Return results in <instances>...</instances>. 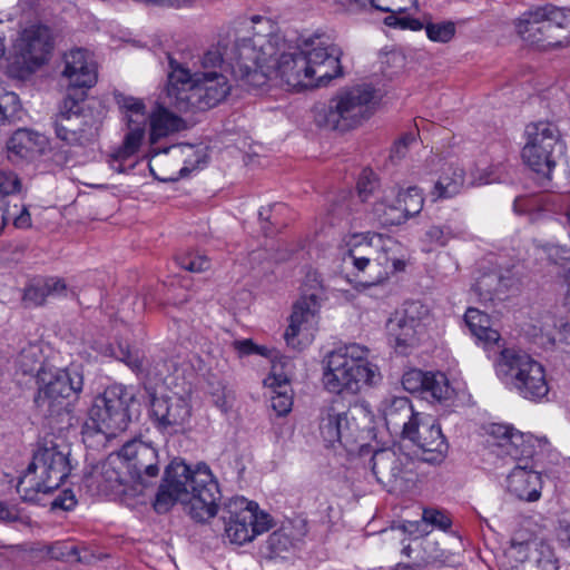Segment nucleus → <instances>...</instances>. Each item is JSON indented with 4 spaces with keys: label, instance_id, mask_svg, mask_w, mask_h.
<instances>
[{
    "label": "nucleus",
    "instance_id": "59",
    "mask_svg": "<svg viewBox=\"0 0 570 570\" xmlns=\"http://www.w3.org/2000/svg\"><path fill=\"white\" fill-rule=\"evenodd\" d=\"M234 346L240 354L244 355H248L255 352L261 353L250 340L235 341Z\"/></svg>",
    "mask_w": 570,
    "mask_h": 570
},
{
    "label": "nucleus",
    "instance_id": "24",
    "mask_svg": "<svg viewBox=\"0 0 570 570\" xmlns=\"http://www.w3.org/2000/svg\"><path fill=\"white\" fill-rule=\"evenodd\" d=\"M395 247L391 240L385 242L381 236L376 237L375 252L368 265L367 278L362 282L364 285L381 284L390 275L404 269V261L393 255Z\"/></svg>",
    "mask_w": 570,
    "mask_h": 570
},
{
    "label": "nucleus",
    "instance_id": "44",
    "mask_svg": "<svg viewBox=\"0 0 570 570\" xmlns=\"http://www.w3.org/2000/svg\"><path fill=\"white\" fill-rule=\"evenodd\" d=\"M426 36L435 42H448L455 35V24L452 21L428 22L425 24Z\"/></svg>",
    "mask_w": 570,
    "mask_h": 570
},
{
    "label": "nucleus",
    "instance_id": "38",
    "mask_svg": "<svg viewBox=\"0 0 570 570\" xmlns=\"http://www.w3.org/2000/svg\"><path fill=\"white\" fill-rule=\"evenodd\" d=\"M115 100L127 120V126H146L149 116L141 99L116 92Z\"/></svg>",
    "mask_w": 570,
    "mask_h": 570
},
{
    "label": "nucleus",
    "instance_id": "36",
    "mask_svg": "<svg viewBox=\"0 0 570 570\" xmlns=\"http://www.w3.org/2000/svg\"><path fill=\"white\" fill-rule=\"evenodd\" d=\"M464 169L455 165H449L434 185L431 193L433 200L451 198L458 195L464 185Z\"/></svg>",
    "mask_w": 570,
    "mask_h": 570
},
{
    "label": "nucleus",
    "instance_id": "53",
    "mask_svg": "<svg viewBox=\"0 0 570 570\" xmlns=\"http://www.w3.org/2000/svg\"><path fill=\"white\" fill-rule=\"evenodd\" d=\"M425 235L431 243L440 246H445L453 237L451 229L446 226H431Z\"/></svg>",
    "mask_w": 570,
    "mask_h": 570
},
{
    "label": "nucleus",
    "instance_id": "13",
    "mask_svg": "<svg viewBox=\"0 0 570 570\" xmlns=\"http://www.w3.org/2000/svg\"><path fill=\"white\" fill-rule=\"evenodd\" d=\"M86 91L80 95L67 94L60 112L55 120L56 135L68 145H86L95 136V120L90 112H85L81 105Z\"/></svg>",
    "mask_w": 570,
    "mask_h": 570
},
{
    "label": "nucleus",
    "instance_id": "4",
    "mask_svg": "<svg viewBox=\"0 0 570 570\" xmlns=\"http://www.w3.org/2000/svg\"><path fill=\"white\" fill-rule=\"evenodd\" d=\"M489 441L498 456L510 458L517 465L508 475V491L527 502L538 501L541 497L542 480L529 461L534 454L531 438L525 436L512 426L494 423L490 426Z\"/></svg>",
    "mask_w": 570,
    "mask_h": 570
},
{
    "label": "nucleus",
    "instance_id": "58",
    "mask_svg": "<svg viewBox=\"0 0 570 570\" xmlns=\"http://www.w3.org/2000/svg\"><path fill=\"white\" fill-rule=\"evenodd\" d=\"M19 519L18 510L0 502V521L14 522Z\"/></svg>",
    "mask_w": 570,
    "mask_h": 570
},
{
    "label": "nucleus",
    "instance_id": "60",
    "mask_svg": "<svg viewBox=\"0 0 570 570\" xmlns=\"http://www.w3.org/2000/svg\"><path fill=\"white\" fill-rule=\"evenodd\" d=\"M400 27L402 29H411L414 31L425 28V26L422 21H420L419 19H414V18H402L400 20Z\"/></svg>",
    "mask_w": 570,
    "mask_h": 570
},
{
    "label": "nucleus",
    "instance_id": "34",
    "mask_svg": "<svg viewBox=\"0 0 570 570\" xmlns=\"http://www.w3.org/2000/svg\"><path fill=\"white\" fill-rule=\"evenodd\" d=\"M150 142L156 144L159 139L186 128L185 121L170 112L167 108L158 105L149 115Z\"/></svg>",
    "mask_w": 570,
    "mask_h": 570
},
{
    "label": "nucleus",
    "instance_id": "47",
    "mask_svg": "<svg viewBox=\"0 0 570 570\" xmlns=\"http://www.w3.org/2000/svg\"><path fill=\"white\" fill-rule=\"evenodd\" d=\"M289 392V384H283L281 390H276L271 396V406L278 416L286 415L292 409L293 397Z\"/></svg>",
    "mask_w": 570,
    "mask_h": 570
},
{
    "label": "nucleus",
    "instance_id": "14",
    "mask_svg": "<svg viewBox=\"0 0 570 570\" xmlns=\"http://www.w3.org/2000/svg\"><path fill=\"white\" fill-rule=\"evenodd\" d=\"M368 464L376 481L389 491H403L414 481V462L400 449L376 450Z\"/></svg>",
    "mask_w": 570,
    "mask_h": 570
},
{
    "label": "nucleus",
    "instance_id": "12",
    "mask_svg": "<svg viewBox=\"0 0 570 570\" xmlns=\"http://www.w3.org/2000/svg\"><path fill=\"white\" fill-rule=\"evenodd\" d=\"M527 135L522 158L533 171L548 177L566 149L561 134L554 124L539 121L527 127Z\"/></svg>",
    "mask_w": 570,
    "mask_h": 570
},
{
    "label": "nucleus",
    "instance_id": "51",
    "mask_svg": "<svg viewBox=\"0 0 570 570\" xmlns=\"http://www.w3.org/2000/svg\"><path fill=\"white\" fill-rule=\"evenodd\" d=\"M422 525L426 529L431 525H435L442 530H446L451 527L450 518L441 511L425 509L422 514Z\"/></svg>",
    "mask_w": 570,
    "mask_h": 570
},
{
    "label": "nucleus",
    "instance_id": "37",
    "mask_svg": "<svg viewBox=\"0 0 570 570\" xmlns=\"http://www.w3.org/2000/svg\"><path fill=\"white\" fill-rule=\"evenodd\" d=\"M46 485L48 484L43 478H41L36 463L31 461L23 474L19 478L17 491L24 501H35L38 493L51 492V489H47Z\"/></svg>",
    "mask_w": 570,
    "mask_h": 570
},
{
    "label": "nucleus",
    "instance_id": "32",
    "mask_svg": "<svg viewBox=\"0 0 570 570\" xmlns=\"http://www.w3.org/2000/svg\"><path fill=\"white\" fill-rule=\"evenodd\" d=\"M47 147V139L43 135L20 128L13 132L8 141V150L20 159L32 160L39 157Z\"/></svg>",
    "mask_w": 570,
    "mask_h": 570
},
{
    "label": "nucleus",
    "instance_id": "22",
    "mask_svg": "<svg viewBox=\"0 0 570 570\" xmlns=\"http://www.w3.org/2000/svg\"><path fill=\"white\" fill-rule=\"evenodd\" d=\"M17 56L29 70L41 66L52 49L49 28L31 26L24 29L14 45Z\"/></svg>",
    "mask_w": 570,
    "mask_h": 570
},
{
    "label": "nucleus",
    "instance_id": "57",
    "mask_svg": "<svg viewBox=\"0 0 570 570\" xmlns=\"http://www.w3.org/2000/svg\"><path fill=\"white\" fill-rule=\"evenodd\" d=\"M266 383L268 384L269 387L273 389V392H275L276 390H281V385L289 384V381L287 376L283 374H277L274 367L273 373L267 377Z\"/></svg>",
    "mask_w": 570,
    "mask_h": 570
},
{
    "label": "nucleus",
    "instance_id": "40",
    "mask_svg": "<svg viewBox=\"0 0 570 570\" xmlns=\"http://www.w3.org/2000/svg\"><path fill=\"white\" fill-rule=\"evenodd\" d=\"M146 126H128V132L125 135L121 146L112 154L115 160H126L134 156L145 137Z\"/></svg>",
    "mask_w": 570,
    "mask_h": 570
},
{
    "label": "nucleus",
    "instance_id": "52",
    "mask_svg": "<svg viewBox=\"0 0 570 570\" xmlns=\"http://www.w3.org/2000/svg\"><path fill=\"white\" fill-rule=\"evenodd\" d=\"M534 554L538 553L535 552ZM521 570H558V567L550 554L544 556L541 552L540 556H534L533 559L523 561Z\"/></svg>",
    "mask_w": 570,
    "mask_h": 570
},
{
    "label": "nucleus",
    "instance_id": "45",
    "mask_svg": "<svg viewBox=\"0 0 570 570\" xmlns=\"http://www.w3.org/2000/svg\"><path fill=\"white\" fill-rule=\"evenodd\" d=\"M541 331L548 341L554 343L557 340H566V334L570 332V325L561 320L556 321L553 316L546 315L543 317Z\"/></svg>",
    "mask_w": 570,
    "mask_h": 570
},
{
    "label": "nucleus",
    "instance_id": "33",
    "mask_svg": "<svg viewBox=\"0 0 570 570\" xmlns=\"http://www.w3.org/2000/svg\"><path fill=\"white\" fill-rule=\"evenodd\" d=\"M67 289L63 279L50 277L29 284L22 295L24 307H36L45 304L46 298L51 295H62Z\"/></svg>",
    "mask_w": 570,
    "mask_h": 570
},
{
    "label": "nucleus",
    "instance_id": "10",
    "mask_svg": "<svg viewBox=\"0 0 570 570\" xmlns=\"http://www.w3.org/2000/svg\"><path fill=\"white\" fill-rule=\"evenodd\" d=\"M515 27L525 42L547 50L561 46L568 16L563 9L547 4L524 12Z\"/></svg>",
    "mask_w": 570,
    "mask_h": 570
},
{
    "label": "nucleus",
    "instance_id": "15",
    "mask_svg": "<svg viewBox=\"0 0 570 570\" xmlns=\"http://www.w3.org/2000/svg\"><path fill=\"white\" fill-rule=\"evenodd\" d=\"M164 153L170 156L155 154L149 161L150 173L160 181L185 178L200 164H206V156L191 145L170 146Z\"/></svg>",
    "mask_w": 570,
    "mask_h": 570
},
{
    "label": "nucleus",
    "instance_id": "63",
    "mask_svg": "<svg viewBox=\"0 0 570 570\" xmlns=\"http://www.w3.org/2000/svg\"><path fill=\"white\" fill-rule=\"evenodd\" d=\"M531 544L532 543H530V542H527V543H523V542L515 543L514 541H512L511 542V549L513 551H515L517 553L522 554L524 551L530 550Z\"/></svg>",
    "mask_w": 570,
    "mask_h": 570
},
{
    "label": "nucleus",
    "instance_id": "18",
    "mask_svg": "<svg viewBox=\"0 0 570 570\" xmlns=\"http://www.w3.org/2000/svg\"><path fill=\"white\" fill-rule=\"evenodd\" d=\"M318 292L303 295L293 306L289 325L284 333L288 346L302 350L313 336L312 330L316 324L317 313L321 306Z\"/></svg>",
    "mask_w": 570,
    "mask_h": 570
},
{
    "label": "nucleus",
    "instance_id": "17",
    "mask_svg": "<svg viewBox=\"0 0 570 570\" xmlns=\"http://www.w3.org/2000/svg\"><path fill=\"white\" fill-rule=\"evenodd\" d=\"M312 49L304 51L313 88L326 86L332 79L343 75L340 47L328 40L315 42L312 40Z\"/></svg>",
    "mask_w": 570,
    "mask_h": 570
},
{
    "label": "nucleus",
    "instance_id": "27",
    "mask_svg": "<svg viewBox=\"0 0 570 570\" xmlns=\"http://www.w3.org/2000/svg\"><path fill=\"white\" fill-rule=\"evenodd\" d=\"M422 305L419 302L407 303L402 312H396L387 321L386 327L389 334L394 337L395 343L402 346L413 345L415 342L417 327L420 326V309Z\"/></svg>",
    "mask_w": 570,
    "mask_h": 570
},
{
    "label": "nucleus",
    "instance_id": "28",
    "mask_svg": "<svg viewBox=\"0 0 570 570\" xmlns=\"http://www.w3.org/2000/svg\"><path fill=\"white\" fill-rule=\"evenodd\" d=\"M304 51L284 52L277 61L276 73L292 89L313 88Z\"/></svg>",
    "mask_w": 570,
    "mask_h": 570
},
{
    "label": "nucleus",
    "instance_id": "26",
    "mask_svg": "<svg viewBox=\"0 0 570 570\" xmlns=\"http://www.w3.org/2000/svg\"><path fill=\"white\" fill-rule=\"evenodd\" d=\"M63 77L68 79V94L80 95L97 81L95 65L88 60L87 52L81 49L71 50L65 56Z\"/></svg>",
    "mask_w": 570,
    "mask_h": 570
},
{
    "label": "nucleus",
    "instance_id": "8",
    "mask_svg": "<svg viewBox=\"0 0 570 570\" xmlns=\"http://www.w3.org/2000/svg\"><path fill=\"white\" fill-rule=\"evenodd\" d=\"M135 405L137 400L131 389L122 384H112L96 396L89 410V417L98 432L107 438H114L127 430Z\"/></svg>",
    "mask_w": 570,
    "mask_h": 570
},
{
    "label": "nucleus",
    "instance_id": "7",
    "mask_svg": "<svg viewBox=\"0 0 570 570\" xmlns=\"http://www.w3.org/2000/svg\"><path fill=\"white\" fill-rule=\"evenodd\" d=\"M498 377L523 399H543L549 386L543 366L527 353L503 348L494 362Z\"/></svg>",
    "mask_w": 570,
    "mask_h": 570
},
{
    "label": "nucleus",
    "instance_id": "48",
    "mask_svg": "<svg viewBox=\"0 0 570 570\" xmlns=\"http://www.w3.org/2000/svg\"><path fill=\"white\" fill-rule=\"evenodd\" d=\"M210 395L213 399L214 404L222 411V412H228L234 402V392L229 389H227L222 383H217L216 386L212 384Z\"/></svg>",
    "mask_w": 570,
    "mask_h": 570
},
{
    "label": "nucleus",
    "instance_id": "41",
    "mask_svg": "<svg viewBox=\"0 0 570 570\" xmlns=\"http://www.w3.org/2000/svg\"><path fill=\"white\" fill-rule=\"evenodd\" d=\"M374 215L383 226L401 225L409 219L404 210H402V206L396 203V199L393 203L385 200L376 203Z\"/></svg>",
    "mask_w": 570,
    "mask_h": 570
},
{
    "label": "nucleus",
    "instance_id": "16",
    "mask_svg": "<svg viewBox=\"0 0 570 570\" xmlns=\"http://www.w3.org/2000/svg\"><path fill=\"white\" fill-rule=\"evenodd\" d=\"M401 438L416 445L422 451L423 461L429 463L441 462L449 448L440 424L422 413Z\"/></svg>",
    "mask_w": 570,
    "mask_h": 570
},
{
    "label": "nucleus",
    "instance_id": "55",
    "mask_svg": "<svg viewBox=\"0 0 570 570\" xmlns=\"http://www.w3.org/2000/svg\"><path fill=\"white\" fill-rule=\"evenodd\" d=\"M415 140V137L412 134L404 135L401 139H399L392 150H391V158L392 159H401L405 156L407 151V147L411 142Z\"/></svg>",
    "mask_w": 570,
    "mask_h": 570
},
{
    "label": "nucleus",
    "instance_id": "3",
    "mask_svg": "<svg viewBox=\"0 0 570 570\" xmlns=\"http://www.w3.org/2000/svg\"><path fill=\"white\" fill-rule=\"evenodd\" d=\"M263 40L262 37L235 39L232 43L220 40L199 57V69L194 73H225L230 70L242 86L261 88L268 81V73L264 67L271 56L265 51L263 43H259Z\"/></svg>",
    "mask_w": 570,
    "mask_h": 570
},
{
    "label": "nucleus",
    "instance_id": "56",
    "mask_svg": "<svg viewBox=\"0 0 570 570\" xmlns=\"http://www.w3.org/2000/svg\"><path fill=\"white\" fill-rule=\"evenodd\" d=\"M422 523L423 519L421 521H409L403 525V530L410 535H414L416 538L425 535L430 532V530L424 528Z\"/></svg>",
    "mask_w": 570,
    "mask_h": 570
},
{
    "label": "nucleus",
    "instance_id": "35",
    "mask_svg": "<svg viewBox=\"0 0 570 570\" xmlns=\"http://www.w3.org/2000/svg\"><path fill=\"white\" fill-rule=\"evenodd\" d=\"M464 321L472 335L480 342H483L485 346L499 343L500 334L497 330L492 328L488 314L478 308L470 307L464 314Z\"/></svg>",
    "mask_w": 570,
    "mask_h": 570
},
{
    "label": "nucleus",
    "instance_id": "5",
    "mask_svg": "<svg viewBox=\"0 0 570 570\" xmlns=\"http://www.w3.org/2000/svg\"><path fill=\"white\" fill-rule=\"evenodd\" d=\"M232 86L222 71L190 73L177 67L168 75L166 98L180 112L206 110L224 101Z\"/></svg>",
    "mask_w": 570,
    "mask_h": 570
},
{
    "label": "nucleus",
    "instance_id": "49",
    "mask_svg": "<svg viewBox=\"0 0 570 570\" xmlns=\"http://www.w3.org/2000/svg\"><path fill=\"white\" fill-rule=\"evenodd\" d=\"M19 107L18 95L7 91L0 86V125L3 124L9 116L16 114Z\"/></svg>",
    "mask_w": 570,
    "mask_h": 570
},
{
    "label": "nucleus",
    "instance_id": "6",
    "mask_svg": "<svg viewBox=\"0 0 570 570\" xmlns=\"http://www.w3.org/2000/svg\"><path fill=\"white\" fill-rule=\"evenodd\" d=\"M377 102L376 90L367 83L338 90L326 105L314 109L317 127L348 131L370 119Z\"/></svg>",
    "mask_w": 570,
    "mask_h": 570
},
{
    "label": "nucleus",
    "instance_id": "64",
    "mask_svg": "<svg viewBox=\"0 0 570 570\" xmlns=\"http://www.w3.org/2000/svg\"><path fill=\"white\" fill-rule=\"evenodd\" d=\"M527 202L525 198L519 197L514 200L513 208L514 212L518 214H523L525 212L524 203Z\"/></svg>",
    "mask_w": 570,
    "mask_h": 570
},
{
    "label": "nucleus",
    "instance_id": "46",
    "mask_svg": "<svg viewBox=\"0 0 570 570\" xmlns=\"http://www.w3.org/2000/svg\"><path fill=\"white\" fill-rule=\"evenodd\" d=\"M177 264L191 273H199L209 267V261L206 256L194 252H187L176 257Z\"/></svg>",
    "mask_w": 570,
    "mask_h": 570
},
{
    "label": "nucleus",
    "instance_id": "62",
    "mask_svg": "<svg viewBox=\"0 0 570 570\" xmlns=\"http://www.w3.org/2000/svg\"><path fill=\"white\" fill-rule=\"evenodd\" d=\"M193 0H159V6L168 8H181L188 6Z\"/></svg>",
    "mask_w": 570,
    "mask_h": 570
},
{
    "label": "nucleus",
    "instance_id": "54",
    "mask_svg": "<svg viewBox=\"0 0 570 570\" xmlns=\"http://www.w3.org/2000/svg\"><path fill=\"white\" fill-rule=\"evenodd\" d=\"M77 500L71 490L62 491L51 503L52 509L69 511L75 508Z\"/></svg>",
    "mask_w": 570,
    "mask_h": 570
},
{
    "label": "nucleus",
    "instance_id": "29",
    "mask_svg": "<svg viewBox=\"0 0 570 570\" xmlns=\"http://www.w3.org/2000/svg\"><path fill=\"white\" fill-rule=\"evenodd\" d=\"M383 416L386 428L401 436L406 432L407 426L413 424L421 414L415 412L410 400L404 396H392L382 403Z\"/></svg>",
    "mask_w": 570,
    "mask_h": 570
},
{
    "label": "nucleus",
    "instance_id": "21",
    "mask_svg": "<svg viewBox=\"0 0 570 570\" xmlns=\"http://www.w3.org/2000/svg\"><path fill=\"white\" fill-rule=\"evenodd\" d=\"M150 412L159 431L174 434L189 421L191 406L183 396H153Z\"/></svg>",
    "mask_w": 570,
    "mask_h": 570
},
{
    "label": "nucleus",
    "instance_id": "39",
    "mask_svg": "<svg viewBox=\"0 0 570 570\" xmlns=\"http://www.w3.org/2000/svg\"><path fill=\"white\" fill-rule=\"evenodd\" d=\"M375 244L371 242L355 243L343 255V263L353 265L357 272H365L368 268L371 258L374 256Z\"/></svg>",
    "mask_w": 570,
    "mask_h": 570
},
{
    "label": "nucleus",
    "instance_id": "20",
    "mask_svg": "<svg viewBox=\"0 0 570 570\" xmlns=\"http://www.w3.org/2000/svg\"><path fill=\"white\" fill-rule=\"evenodd\" d=\"M131 479L139 484L147 485L148 480L159 473L157 450L140 440H131L122 445L118 452Z\"/></svg>",
    "mask_w": 570,
    "mask_h": 570
},
{
    "label": "nucleus",
    "instance_id": "11",
    "mask_svg": "<svg viewBox=\"0 0 570 570\" xmlns=\"http://www.w3.org/2000/svg\"><path fill=\"white\" fill-rule=\"evenodd\" d=\"M222 519L229 542L238 546L252 541L272 527V518L258 511L257 503L238 497L224 503Z\"/></svg>",
    "mask_w": 570,
    "mask_h": 570
},
{
    "label": "nucleus",
    "instance_id": "25",
    "mask_svg": "<svg viewBox=\"0 0 570 570\" xmlns=\"http://www.w3.org/2000/svg\"><path fill=\"white\" fill-rule=\"evenodd\" d=\"M41 478L51 491L58 489L63 480L69 475L70 465L67 454L57 449L56 445L39 448L32 458Z\"/></svg>",
    "mask_w": 570,
    "mask_h": 570
},
{
    "label": "nucleus",
    "instance_id": "2",
    "mask_svg": "<svg viewBox=\"0 0 570 570\" xmlns=\"http://www.w3.org/2000/svg\"><path fill=\"white\" fill-rule=\"evenodd\" d=\"M219 499L218 483L206 464L191 470L184 462L173 461L166 468L154 508L158 513H166L179 501L191 519L206 522L216 515Z\"/></svg>",
    "mask_w": 570,
    "mask_h": 570
},
{
    "label": "nucleus",
    "instance_id": "31",
    "mask_svg": "<svg viewBox=\"0 0 570 570\" xmlns=\"http://www.w3.org/2000/svg\"><path fill=\"white\" fill-rule=\"evenodd\" d=\"M306 534V524L303 520H289L279 529L269 534L266 541L268 558H275L288 551L296 541Z\"/></svg>",
    "mask_w": 570,
    "mask_h": 570
},
{
    "label": "nucleus",
    "instance_id": "61",
    "mask_svg": "<svg viewBox=\"0 0 570 570\" xmlns=\"http://www.w3.org/2000/svg\"><path fill=\"white\" fill-rule=\"evenodd\" d=\"M373 188L374 183L372 181L365 183L363 179H360L357 183L358 194L362 199H366V197L373 191Z\"/></svg>",
    "mask_w": 570,
    "mask_h": 570
},
{
    "label": "nucleus",
    "instance_id": "19",
    "mask_svg": "<svg viewBox=\"0 0 570 570\" xmlns=\"http://www.w3.org/2000/svg\"><path fill=\"white\" fill-rule=\"evenodd\" d=\"M111 355L125 363L137 376L149 381H164L177 371L174 360L148 361L140 350L131 348L126 342H118L116 347H111Z\"/></svg>",
    "mask_w": 570,
    "mask_h": 570
},
{
    "label": "nucleus",
    "instance_id": "30",
    "mask_svg": "<svg viewBox=\"0 0 570 570\" xmlns=\"http://www.w3.org/2000/svg\"><path fill=\"white\" fill-rule=\"evenodd\" d=\"M518 279L510 272L507 274L492 272L482 275L476 281L473 292L483 302L503 301L510 292L518 288Z\"/></svg>",
    "mask_w": 570,
    "mask_h": 570
},
{
    "label": "nucleus",
    "instance_id": "50",
    "mask_svg": "<svg viewBox=\"0 0 570 570\" xmlns=\"http://www.w3.org/2000/svg\"><path fill=\"white\" fill-rule=\"evenodd\" d=\"M429 374L430 373L422 372L421 370H411L404 373L402 377V385L411 393H423Z\"/></svg>",
    "mask_w": 570,
    "mask_h": 570
},
{
    "label": "nucleus",
    "instance_id": "43",
    "mask_svg": "<svg viewBox=\"0 0 570 570\" xmlns=\"http://www.w3.org/2000/svg\"><path fill=\"white\" fill-rule=\"evenodd\" d=\"M396 203L402 206V210L410 218L420 214L423 208L424 198L417 187H409L397 193Z\"/></svg>",
    "mask_w": 570,
    "mask_h": 570
},
{
    "label": "nucleus",
    "instance_id": "42",
    "mask_svg": "<svg viewBox=\"0 0 570 570\" xmlns=\"http://www.w3.org/2000/svg\"><path fill=\"white\" fill-rule=\"evenodd\" d=\"M453 390L449 384L448 377L443 373H430L423 394L430 395L438 402L446 401L452 396Z\"/></svg>",
    "mask_w": 570,
    "mask_h": 570
},
{
    "label": "nucleus",
    "instance_id": "1",
    "mask_svg": "<svg viewBox=\"0 0 570 570\" xmlns=\"http://www.w3.org/2000/svg\"><path fill=\"white\" fill-rule=\"evenodd\" d=\"M368 353L366 346L353 343L332 351L325 358L323 383L335 394L320 410V432L325 442L350 446L370 435L373 415L368 406L343 395L354 396L381 380L377 366L367 360Z\"/></svg>",
    "mask_w": 570,
    "mask_h": 570
},
{
    "label": "nucleus",
    "instance_id": "9",
    "mask_svg": "<svg viewBox=\"0 0 570 570\" xmlns=\"http://www.w3.org/2000/svg\"><path fill=\"white\" fill-rule=\"evenodd\" d=\"M38 392L35 405L43 417L62 415L69 405V397L82 390V375L69 370L55 372L40 367L37 371Z\"/></svg>",
    "mask_w": 570,
    "mask_h": 570
},
{
    "label": "nucleus",
    "instance_id": "23",
    "mask_svg": "<svg viewBox=\"0 0 570 570\" xmlns=\"http://www.w3.org/2000/svg\"><path fill=\"white\" fill-rule=\"evenodd\" d=\"M21 186L20 179L12 171H0V229L9 220L18 228L31 225V217L24 205L17 203V193Z\"/></svg>",
    "mask_w": 570,
    "mask_h": 570
}]
</instances>
